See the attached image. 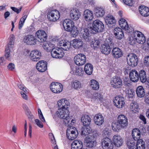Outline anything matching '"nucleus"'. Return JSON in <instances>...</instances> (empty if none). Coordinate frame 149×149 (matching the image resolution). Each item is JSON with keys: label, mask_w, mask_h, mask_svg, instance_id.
Returning a JSON list of instances; mask_svg holds the SVG:
<instances>
[{"label": "nucleus", "mask_w": 149, "mask_h": 149, "mask_svg": "<svg viewBox=\"0 0 149 149\" xmlns=\"http://www.w3.org/2000/svg\"><path fill=\"white\" fill-rule=\"evenodd\" d=\"M68 101L65 99H62L59 100L58 102V106L60 108L56 112V114L59 118L63 119V122L66 126L71 125L70 124L73 121L72 119L70 121L71 118L69 116L68 108Z\"/></svg>", "instance_id": "1"}, {"label": "nucleus", "mask_w": 149, "mask_h": 149, "mask_svg": "<svg viewBox=\"0 0 149 149\" xmlns=\"http://www.w3.org/2000/svg\"><path fill=\"white\" fill-rule=\"evenodd\" d=\"M104 28L103 22L98 20L93 21L92 26L88 28H85L81 31V36L85 40L88 37L90 33L95 34L98 32H102Z\"/></svg>", "instance_id": "2"}, {"label": "nucleus", "mask_w": 149, "mask_h": 149, "mask_svg": "<svg viewBox=\"0 0 149 149\" xmlns=\"http://www.w3.org/2000/svg\"><path fill=\"white\" fill-rule=\"evenodd\" d=\"M127 124V118L124 115H120L118 116L117 122L112 123V129L114 131H116L126 127Z\"/></svg>", "instance_id": "3"}, {"label": "nucleus", "mask_w": 149, "mask_h": 149, "mask_svg": "<svg viewBox=\"0 0 149 149\" xmlns=\"http://www.w3.org/2000/svg\"><path fill=\"white\" fill-rule=\"evenodd\" d=\"M114 46L113 40L111 38L107 37L104 43L102 45L100 49L101 52L105 54H109Z\"/></svg>", "instance_id": "4"}, {"label": "nucleus", "mask_w": 149, "mask_h": 149, "mask_svg": "<svg viewBox=\"0 0 149 149\" xmlns=\"http://www.w3.org/2000/svg\"><path fill=\"white\" fill-rule=\"evenodd\" d=\"M47 50L51 52L52 56L54 58H60L63 57V53L61 49L53 48L54 45L52 44H48Z\"/></svg>", "instance_id": "5"}, {"label": "nucleus", "mask_w": 149, "mask_h": 149, "mask_svg": "<svg viewBox=\"0 0 149 149\" xmlns=\"http://www.w3.org/2000/svg\"><path fill=\"white\" fill-rule=\"evenodd\" d=\"M127 62L128 65L132 67L136 66L138 64V59L137 56L134 54L131 53L127 56Z\"/></svg>", "instance_id": "6"}, {"label": "nucleus", "mask_w": 149, "mask_h": 149, "mask_svg": "<svg viewBox=\"0 0 149 149\" xmlns=\"http://www.w3.org/2000/svg\"><path fill=\"white\" fill-rule=\"evenodd\" d=\"M47 17L49 20L52 22H55L60 17V14L57 10H51L47 14Z\"/></svg>", "instance_id": "7"}, {"label": "nucleus", "mask_w": 149, "mask_h": 149, "mask_svg": "<svg viewBox=\"0 0 149 149\" xmlns=\"http://www.w3.org/2000/svg\"><path fill=\"white\" fill-rule=\"evenodd\" d=\"M72 128L67 130L66 136L67 138L69 140H73L75 139L78 135V132L76 129L72 127Z\"/></svg>", "instance_id": "8"}, {"label": "nucleus", "mask_w": 149, "mask_h": 149, "mask_svg": "<svg viewBox=\"0 0 149 149\" xmlns=\"http://www.w3.org/2000/svg\"><path fill=\"white\" fill-rule=\"evenodd\" d=\"M102 148L103 149H113V145L111 139L108 137H105L101 141Z\"/></svg>", "instance_id": "9"}, {"label": "nucleus", "mask_w": 149, "mask_h": 149, "mask_svg": "<svg viewBox=\"0 0 149 149\" xmlns=\"http://www.w3.org/2000/svg\"><path fill=\"white\" fill-rule=\"evenodd\" d=\"M75 63L77 65H83L86 62V58L83 54H80L77 55L74 58Z\"/></svg>", "instance_id": "10"}, {"label": "nucleus", "mask_w": 149, "mask_h": 149, "mask_svg": "<svg viewBox=\"0 0 149 149\" xmlns=\"http://www.w3.org/2000/svg\"><path fill=\"white\" fill-rule=\"evenodd\" d=\"M113 102L114 105L117 107L122 108L125 104V98L123 97L120 96H116L113 100Z\"/></svg>", "instance_id": "11"}, {"label": "nucleus", "mask_w": 149, "mask_h": 149, "mask_svg": "<svg viewBox=\"0 0 149 149\" xmlns=\"http://www.w3.org/2000/svg\"><path fill=\"white\" fill-rule=\"evenodd\" d=\"M52 91L54 93H59L62 91L63 90L62 85L58 82H52L50 86Z\"/></svg>", "instance_id": "12"}, {"label": "nucleus", "mask_w": 149, "mask_h": 149, "mask_svg": "<svg viewBox=\"0 0 149 149\" xmlns=\"http://www.w3.org/2000/svg\"><path fill=\"white\" fill-rule=\"evenodd\" d=\"M37 39L33 35H29L24 37V42L27 45H33L36 44Z\"/></svg>", "instance_id": "13"}, {"label": "nucleus", "mask_w": 149, "mask_h": 149, "mask_svg": "<svg viewBox=\"0 0 149 149\" xmlns=\"http://www.w3.org/2000/svg\"><path fill=\"white\" fill-rule=\"evenodd\" d=\"M111 85L112 87L116 88H120L122 86L121 79L118 77L113 78L111 82Z\"/></svg>", "instance_id": "14"}, {"label": "nucleus", "mask_w": 149, "mask_h": 149, "mask_svg": "<svg viewBox=\"0 0 149 149\" xmlns=\"http://www.w3.org/2000/svg\"><path fill=\"white\" fill-rule=\"evenodd\" d=\"M63 25L65 29L69 32H70L71 29L75 26L74 22L70 19H65L63 22Z\"/></svg>", "instance_id": "15"}, {"label": "nucleus", "mask_w": 149, "mask_h": 149, "mask_svg": "<svg viewBox=\"0 0 149 149\" xmlns=\"http://www.w3.org/2000/svg\"><path fill=\"white\" fill-rule=\"evenodd\" d=\"M41 56V52L36 49L32 51L30 54L31 60L35 62H37L39 60Z\"/></svg>", "instance_id": "16"}, {"label": "nucleus", "mask_w": 149, "mask_h": 149, "mask_svg": "<svg viewBox=\"0 0 149 149\" xmlns=\"http://www.w3.org/2000/svg\"><path fill=\"white\" fill-rule=\"evenodd\" d=\"M36 68L39 72H44L47 69V63L43 60L40 61L37 63Z\"/></svg>", "instance_id": "17"}, {"label": "nucleus", "mask_w": 149, "mask_h": 149, "mask_svg": "<svg viewBox=\"0 0 149 149\" xmlns=\"http://www.w3.org/2000/svg\"><path fill=\"white\" fill-rule=\"evenodd\" d=\"M111 54L114 58L118 59L121 57L123 55L122 50L119 48L115 47L112 50Z\"/></svg>", "instance_id": "18"}, {"label": "nucleus", "mask_w": 149, "mask_h": 149, "mask_svg": "<svg viewBox=\"0 0 149 149\" xmlns=\"http://www.w3.org/2000/svg\"><path fill=\"white\" fill-rule=\"evenodd\" d=\"M70 16L71 18L74 20H77L81 16L80 13L78 9H73L70 11Z\"/></svg>", "instance_id": "19"}, {"label": "nucleus", "mask_w": 149, "mask_h": 149, "mask_svg": "<svg viewBox=\"0 0 149 149\" xmlns=\"http://www.w3.org/2000/svg\"><path fill=\"white\" fill-rule=\"evenodd\" d=\"M36 36L40 40L41 42L45 41L47 39L46 33L43 30H39L37 31L36 33Z\"/></svg>", "instance_id": "20"}, {"label": "nucleus", "mask_w": 149, "mask_h": 149, "mask_svg": "<svg viewBox=\"0 0 149 149\" xmlns=\"http://www.w3.org/2000/svg\"><path fill=\"white\" fill-rule=\"evenodd\" d=\"M105 22L109 27H113L116 24V20L112 16L110 15L106 17Z\"/></svg>", "instance_id": "21"}, {"label": "nucleus", "mask_w": 149, "mask_h": 149, "mask_svg": "<svg viewBox=\"0 0 149 149\" xmlns=\"http://www.w3.org/2000/svg\"><path fill=\"white\" fill-rule=\"evenodd\" d=\"M113 141L114 145L118 147L121 146L123 143V140L121 136L116 135L113 136Z\"/></svg>", "instance_id": "22"}, {"label": "nucleus", "mask_w": 149, "mask_h": 149, "mask_svg": "<svg viewBox=\"0 0 149 149\" xmlns=\"http://www.w3.org/2000/svg\"><path fill=\"white\" fill-rule=\"evenodd\" d=\"M72 46L76 49H82L83 47V42L81 39H75L72 40Z\"/></svg>", "instance_id": "23"}, {"label": "nucleus", "mask_w": 149, "mask_h": 149, "mask_svg": "<svg viewBox=\"0 0 149 149\" xmlns=\"http://www.w3.org/2000/svg\"><path fill=\"white\" fill-rule=\"evenodd\" d=\"M114 33L115 36L118 39L120 40L123 38L124 33L122 29L119 27L115 28Z\"/></svg>", "instance_id": "24"}, {"label": "nucleus", "mask_w": 149, "mask_h": 149, "mask_svg": "<svg viewBox=\"0 0 149 149\" xmlns=\"http://www.w3.org/2000/svg\"><path fill=\"white\" fill-rule=\"evenodd\" d=\"M94 120L95 124L98 125H102L104 122L103 117L100 114H96L94 118Z\"/></svg>", "instance_id": "25"}, {"label": "nucleus", "mask_w": 149, "mask_h": 149, "mask_svg": "<svg viewBox=\"0 0 149 149\" xmlns=\"http://www.w3.org/2000/svg\"><path fill=\"white\" fill-rule=\"evenodd\" d=\"M84 16L86 21L89 22L93 18V13L91 11L86 10L84 11Z\"/></svg>", "instance_id": "26"}, {"label": "nucleus", "mask_w": 149, "mask_h": 149, "mask_svg": "<svg viewBox=\"0 0 149 149\" xmlns=\"http://www.w3.org/2000/svg\"><path fill=\"white\" fill-rule=\"evenodd\" d=\"M71 149H84L83 143L81 141L75 140L71 145Z\"/></svg>", "instance_id": "27"}, {"label": "nucleus", "mask_w": 149, "mask_h": 149, "mask_svg": "<svg viewBox=\"0 0 149 149\" xmlns=\"http://www.w3.org/2000/svg\"><path fill=\"white\" fill-rule=\"evenodd\" d=\"M81 120L84 126L88 127L90 124L91 119L89 116L85 115L81 117Z\"/></svg>", "instance_id": "28"}, {"label": "nucleus", "mask_w": 149, "mask_h": 149, "mask_svg": "<svg viewBox=\"0 0 149 149\" xmlns=\"http://www.w3.org/2000/svg\"><path fill=\"white\" fill-rule=\"evenodd\" d=\"M139 74L135 70H132L130 73V80L134 82H137L139 79Z\"/></svg>", "instance_id": "29"}, {"label": "nucleus", "mask_w": 149, "mask_h": 149, "mask_svg": "<svg viewBox=\"0 0 149 149\" xmlns=\"http://www.w3.org/2000/svg\"><path fill=\"white\" fill-rule=\"evenodd\" d=\"M139 12L140 14L144 17H147L149 15V8L144 6L139 7Z\"/></svg>", "instance_id": "30"}, {"label": "nucleus", "mask_w": 149, "mask_h": 149, "mask_svg": "<svg viewBox=\"0 0 149 149\" xmlns=\"http://www.w3.org/2000/svg\"><path fill=\"white\" fill-rule=\"evenodd\" d=\"M132 136L134 141H137L140 139L141 137L140 132L137 128L134 129L132 131Z\"/></svg>", "instance_id": "31"}, {"label": "nucleus", "mask_w": 149, "mask_h": 149, "mask_svg": "<svg viewBox=\"0 0 149 149\" xmlns=\"http://www.w3.org/2000/svg\"><path fill=\"white\" fill-rule=\"evenodd\" d=\"M70 44L69 42L64 40L60 42L59 45L64 50L68 51L70 48Z\"/></svg>", "instance_id": "32"}, {"label": "nucleus", "mask_w": 149, "mask_h": 149, "mask_svg": "<svg viewBox=\"0 0 149 149\" xmlns=\"http://www.w3.org/2000/svg\"><path fill=\"white\" fill-rule=\"evenodd\" d=\"M139 79L141 82L144 83L147 80V75L146 72L144 70H141L139 72Z\"/></svg>", "instance_id": "33"}, {"label": "nucleus", "mask_w": 149, "mask_h": 149, "mask_svg": "<svg viewBox=\"0 0 149 149\" xmlns=\"http://www.w3.org/2000/svg\"><path fill=\"white\" fill-rule=\"evenodd\" d=\"M95 15L98 17H102L105 13L104 10L99 7H97L95 8Z\"/></svg>", "instance_id": "34"}, {"label": "nucleus", "mask_w": 149, "mask_h": 149, "mask_svg": "<svg viewBox=\"0 0 149 149\" xmlns=\"http://www.w3.org/2000/svg\"><path fill=\"white\" fill-rule=\"evenodd\" d=\"M136 93L138 96L140 97H142L145 95V90L142 86H139L137 88Z\"/></svg>", "instance_id": "35"}, {"label": "nucleus", "mask_w": 149, "mask_h": 149, "mask_svg": "<svg viewBox=\"0 0 149 149\" xmlns=\"http://www.w3.org/2000/svg\"><path fill=\"white\" fill-rule=\"evenodd\" d=\"M100 40L94 38L91 45V47L95 49H97L100 47Z\"/></svg>", "instance_id": "36"}, {"label": "nucleus", "mask_w": 149, "mask_h": 149, "mask_svg": "<svg viewBox=\"0 0 149 149\" xmlns=\"http://www.w3.org/2000/svg\"><path fill=\"white\" fill-rule=\"evenodd\" d=\"M84 69L86 73L90 75L92 74L93 71V65L90 63H87L85 65Z\"/></svg>", "instance_id": "37"}, {"label": "nucleus", "mask_w": 149, "mask_h": 149, "mask_svg": "<svg viewBox=\"0 0 149 149\" xmlns=\"http://www.w3.org/2000/svg\"><path fill=\"white\" fill-rule=\"evenodd\" d=\"M124 23H121V22H119V24L120 27L124 29L127 31V32L130 33L134 31L132 28L129 27L128 25L127 22H124Z\"/></svg>", "instance_id": "38"}, {"label": "nucleus", "mask_w": 149, "mask_h": 149, "mask_svg": "<svg viewBox=\"0 0 149 149\" xmlns=\"http://www.w3.org/2000/svg\"><path fill=\"white\" fill-rule=\"evenodd\" d=\"M98 136V134L96 132L90 133L88 136L86 140L88 141H96V139Z\"/></svg>", "instance_id": "39"}, {"label": "nucleus", "mask_w": 149, "mask_h": 149, "mask_svg": "<svg viewBox=\"0 0 149 149\" xmlns=\"http://www.w3.org/2000/svg\"><path fill=\"white\" fill-rule=\"evenodd\" d=\"M136 146L138 149H145V143L142 139L137 141Z\"/></svg>", "instance_id": "40"}, {"label": "nucleus", "mask_w": 149, "mask_h": 149, "mask_svg": "<svg viewBox=\"0 0 149 149\" xmlns=\"http://www.w3.org/2000/svg\"><path fill=\"white\" fill-rule=\"evenodd\" d=\"M91 86L93 90H97L99 89V83L94 79L91 81Z\"/></svg>", "instance_id": "41"}, {"label": "nucleus", "mask_w": 149, "mask_h": 149, "mask_svg": "<svg viewBox=\"0 0 149 149\" xmlns=\"http://www.w3.org/2000/svg\"><path fill=\"white\" fill-rule=\"evenodd\" d=\"M91 128L89 126L83 127L81 129V134L86 136L90 134Z\"/></svg>", "instance_id": "42"}, {"label": "nucleus", "mask_w": 149, "mask_h": 149, "mask_svg": "<svg viewBox=\"0 0 149 149\" xmlns=\"http://www.w3.org/2000/svg\"><path fill=\"white\" fill-rule=\"evenodd\" d=\"M71 36L73 37H76L78 35L79 31L78 30L77 27L74 26L70 31Z\"/></svg>", "instance_id": "43"}, {"label": "nucleus", "mask_w": 149, "mask_h": 149, "mask_svg": "<svg viewBox=\"0 0 149 149\" xmlns=\"http://www.w3.org/2000/svg\"><path fill=\"white\" fill-rule=\"evenodd\" d=\"M136 141L134 139H131L128 140L127 143V147L129 149L136 146Z\"/></svg>", "instance_id": "44"}, {"label": "nucleus", "mask_w": 149, "mask_h": 149, "mask_svg": "<svg viewBox=\"0 0 149 149\" xmlns=\"http://www.w3.org/2000/svg\"><path fill=\"white\" fill-rule=\"evenodd\" d=\"M136 41L140 44H143L146 41V38L143 33L136 39Z\"/></svg>", "instance_id": "45"}, {"label": "nucleus", "mask_w": 149, "mask_h": 149, "mask_svg": "<svg viewBox=\"0 0 149 149\" xmlns=\"http://www.w3.org/2000/svg\"><path fill=\"white\" fill-rule=\"evenodd\" d=\"M96 143V141H88V140H86V146L88 148H92L95 146Z\"/></svg>", "instance_id": "46"}, {"label": "nucleus", "mask_w": 149, "mask_h": 149, "mask_svg": "<svg viewBox=\"0 0 149 149\" xmlns=\"http://www.w3.org/2000/svg\"><path fill=\"white\" fill-rule=\"evenodd\" d=\"M92 98L97 99V100H99L101 102L103 101V98L101 95L98 93H93L92 96Z\"/></svg>", "instance_id": "47"}, {"label": "nucleus", "mask_w": 149, "mask_h": 149, "mask_svg": "<svg viewBox=\"0 0 149 149\" xmlns=\"http://www.w3.org/2000/svg\"><path fill=\"white\" fill-rule=\"evenodd\" d=\"M72 86L75 89H77L81 87L80 82L78 81L75 80L72 84Z\"/></svg>", "instance_id": "48"}, {"label": "nucleus", "mask_w": 149, "mask_h": 149, "mask_svg": "<svg viewBox=\"0 0 149 149\" xmlns=\"http://www.w3.org/2000/svg\"><path fill=\"white\" fill-rule=\"evenodd\" d=\"M139 107L138 105L136 103H132L130 104V108L131 109H132V111H137Z\"/></svg>", "instance_id": "49"}, {"label": "nucleus", "mask_w": 149, "mask_h": 149, "mask_svg": "<svg viewBox=\"0 0 149 149\" xmlns=\"http://www.w3.org/2000/svg\"><path fill=\"white\" fill-rule=\"evenodd\" d=\"M15 41V36L13 34H11L10 36V40L8 44L10 45V46H11L12 48H13Z\"/></svg>", "instance_id": "50"}, {"label": "nucleus", "mask_w": 149, "mask_h": 149, "mask_svg": "<svg viewBox=\"0 0 149 149\" xmlns=\"http://www.w3.org/2000/svg\"><path fill=\"white\" fill-rule=\"evenodd\" d=\"M134 36H132L129 37L128 38L129 43L131 45H133L135 44L136 42V39Z\"/></svg>", "instance_id": "51"}, {"label": "nucleus", "mask_w": 149, "mask_h": 149, "mask_svg": "<svg viewBox=\"0 0 149 149\" xmlns=\"http://www.w3.org/2000/svg\"><path fill=\"white\" fill-rule=\"evenodd\" d=\"M76 72L79 76H82L84 73L83 69L81 68H77L76 70Z\"/></svg>", "instance_id": "52"}, {"label": "nucleus", "mask_w": 149, "mask_h": 149, "mask_svg": "<svg viewBox=\"0 0 149 149\" xmlns=\"http://www.w3.org/2000/svg\"><path fill=\"white\" fill-rule=\"evenodd\" d=\"M143 63L146 66L149 67V56H146L144 58Z\"/></svg>", "instance_id": "53"}, {"label": "nucleus", "mask_w": 149, "mask_h": 149, "mask_svg": "<svg viewBox=\"0 0 149 149\" xmlns=\"http://www.w3.org/2000/svg\"><path fill=\"white\" fill-rule=\"evenodd\" d=\"M128 96L130 98H132L134 95L135 92L134 90L131 89L128 91Z\"/></svg>", "instance_id": "54"}, {"label": "nucleus", "mask_w": 149, "mask_h": 149, "mask_svg": "<svg viewBox=\"0 0 149 149\" xmlns=\"http://www.w3.org/2000/svg\"><path fill=\"white\" fill-rule=\"evenodd\" d=\"M142 33L139 31H135L133 32V36L137 39L141 35H142Z\"/></svg>", "instance_id": "55"}, {"label": "nucleus", "mask_w": 149, "mask_h": 149, "mask_svg": "<svg viewBox=\"0 0 149 149\" xmlns=\"http://www.w3.org/2000/svg\"><path fill=\"white\" fill-rule=\"evenodd\" d=\"M49 136L51 139L52 142V143L53 144H55L56 143V141L53 134L52 133H49Z\"/></svg>", "instance_id": "56"}, {"label": "nucleus", "mask_w": 149, "mask_h": 149, "mask_svg": "<svg viewBox=\"0 0 149 149\" xmlns=\"http://www.w3.org/2000/svg\"><path fill=\"white\" fill-rule=\"evenodd\" d=\"M125 4L127 5L132 6L133 4L132 0H123Z\"/></svg>", "instance_id": "57"}, {"label": "nucleus", "mask_w": 149, "mask_h": 149, "mask_svg": "<svg viewBox=\"0 0 149 149\" xmlns=\"http://www.w3.org/2000/svg\"><path fill=\"white\" fill-rule=\"evenodd\" d=\"M11 8L13 10L18 14L21 12L22 8H20L19 9H18L15 7H11Z\"/></svg>", "instance_id": "58"}, {"label": "nucleus", "mask_w": 149, "mask_h": 149, "mask_svg": "<svg viewBox=\"0 0 149 149\" xmlns=\"http://www.w3.org/2000/svg\"><path fill=\"white\" fill-rule=\"evenodd\" d=\"M35 122L37 125L40 127L42 128L43 127V125L38 119L35 120Z\"/></svg>", "instance_id": "59"}, {"label": "nucleus", "mask_w": 149, "mask_h": 149, "mask_svg": "<svg viewBox=\"0 0 149 149\" xmlns=\"http://www.w3.org/2000/svg\"><path fill=\"white\" fill-rule=\"evenodd\" d=\"M8 68L10 70H13L15 68V65L13 63H10L8 65Z\"/></svg>", "instance_id": "60"}, {"label": "nucleus", "mask_w": 149, "mask_h": 149, "mask_svg": "<svg viewBox=\"0 0 149 149\" xmlns=\"http://www.w3.org/2000/svg\"><path fill=\"white\" fill-rule=\"evenodd\" d=\"M139 118L143 122L144 124H146V119L144 116L141 114L139 116Z\"/></svg>", "instance_id": "61"}, {"label": "nucleus", "mask_w": 149, "mask_h": 149, "mask_svg": "<svg viewBox=\"0 0 149 149\" xmlns=\"http://www.w3.org/2000/svg\"><path fill=\"white\" fill-rule=\"evenodd\" d=\"M29 135L30 138L32 137V126L30 124H29Z\"/></svg>", "instance_id": "62"}, {"label": "nucleus", "mask_w": 149, "mask_h": 149, "mask_svg": "<svg viewBox=\"0 0 149 149\" xmlns=\"http://www.w3.org/2000/svg\"><path fill=\"white\" fill-rule=\"evenodd\" d=\"M20 93L22 97L24 99L27 100V96L26 94V93H24L23 92H21Z\"/></svg>", "instance_id": "63"}, {"label": "nucleus", "mask_w": 149, "mask_h": 149, "mask_svg": "<svg viewBox=\"0 0 149 149\" xmlns=\"http://www.w3.org/2000/svg\"><path fill=\"white\" fill-rule=\"evenodd\" d=\"M24 22H23L21 20H20L19 23L18 28L20 29L23 26Z\"/></svg>", "instance_id": "64"}]
</instances>
